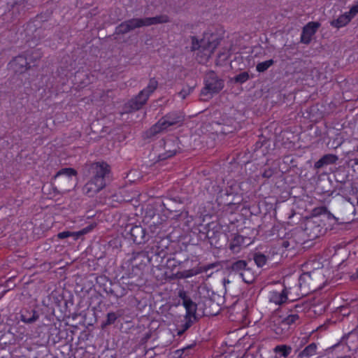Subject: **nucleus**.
<instances>
[{
  "label": "nucleus",
  "mask_w": 358,
  "mask_h": 358,
  "mask_svg": "<svg viewBox=\"0 0 358 358\" xmlns=\"http://www.w3.org/2000/svg\"><path fill=\"white\" fill-rule=\"evenodd\" d=\"M190 39L191 51L197 50L196 60L199 64H205L208 62L222 38L218 33L208 30L203 33L201 40H199L195 36H190Z\"/></svg>",
  "instance_id": "2"
},
{
  "label": "nucleus",
  "mask_w": 358,
  "mask_h": 358,
  "mask_svg": "<svg viewBox=\"0 0 358 358\" xmlns=\"http://www.w3.org/2000/svg\"><path fill=\"white\" fill-rule=\"evenodd\" d=\"M94 226L93 224H90V225L87 226L86 227L82 229L81 230H80L78 231H76V238H77V240H78V238H80L81 236L86 234L89 233L90 231H92L94 229Z\"/></svg>",
  "instance_id": "47"
},
{
  "label": "nucleus",
  "mask_w": 358,
  "mask_h": 358,
  "mask_svg": "<svg viewBox=\"0 0 358 358\" xmlns=\"http://www.w3.org/2000/svg\"><path fill=\"white\" fill-rule=\"evenodd\" d=\"M345 13L350 17L351 20L357 14H358V3L352 6L350 10Z\"/></svg>",
  "instance_id": "49"
},
{
  "label": "nucleus",
  "mask_w": 358,
  "mask_h": 358,
  "mask_svg": "<svg viewBox=\"0 0 358 358\" xmlns=\"http://www.w3.org/2000/svg\"><path fill=\"white\" fill-rule=\"evenodd\" d=\"M253 259L256 265L260 268L266 264L268 258L263 253L257 252L254 253Z\"/></svg>",
  "instance_id": "34"
},
{
  "label": "nucleus",
  "mask_w": 358,
  "mask_h": 358,
  "mask_svg": "<svg viewBox=\"0 0 358 358\" xmlns=\"http://www.w3.org/2000/svg\"><path fill=\"white\" fill-rule=\"evenodd\" d=\"M292 348L289 345H278L274 348L273 351L276 355H278L280 357L286 358L289 355V354L292 352Z\"/></svg>",
  "instance_id": "31"
},
{
  "label": "nucleus",
  "mask_w": 358,
  "mask_h": 358,
  "mask_svg": "<svg viewBox=\"0 0 358 358\" xmlns=\"http://www.w3.org/2000/svg\"><path fill=\"white\" fill-rule=\"evenodd\" d=\"M275 61L272 59L259 62L256 66V70L259 73H263L266 71L270 66L273 65Z\"/></svg>",
  "instance_id": "36"
},
{
  "label": "nucleus",
  "mask_w": 358,
  "mask_h": 358,
  "mask_svg": "<svg viewBox=\"0 0 358 358\" xmlns=\"http://www.w3.org/2000/svg\"><path fill=\"white\" fill-rule=\"evenodd\" d=\"M294 307H295V308H301V306H299V305H295V306H294Z\"/></svg>",
  "instance_id": "59"
},
{
  "label": "nucleus",
  "mask_w": 358,
  "mask_h": 358,
  "mask_svg": "<svg viewBox=\"0 0 358 358\" xmlns=\"http://www.w3.org/2000/svg\"><path fill=\"white\" fill-rule=\"evenodd\" d=\"M250 243L251 241L249 238L235 234L229 243V248L233 253H238L242 247L247 246Z\"/></svg>",
  "instance_id": "16"
},
{
  "label": "nucleus",
  "mask_w": 358,
  "mask_h": 358,
  "mask_svg": "<svg viewBox=\"0 0 358 358\" xmlns=\"http://www.w3.org/2000/svg\"><path fill=\"white\" fill-rule=\"evenodd\" d=\"M145 27L153 24H164L170 22V18L166 15H160L155 17H145Z\"/></svg>",
  "instance_id": "26"
},
{
  "label": "nucleus",
  "mask_w": 358,
  "mask_h": 358,
  "mask_svg": "<svg viewBox=\"0 0 358 358\" xmlns=\"http://www.w3.org/2000/svg\"><path fill=\"white\" fill-rule=\"evenodd\" d=\"M212 224H208V230L206 233L205 238L208 240L211 247L221 248L222 245L220 241V238L222 234L219 229H215V227H211Z\"/></svg>",
  "instance_id": "15"
},
{
  "label": "nucleus",
  "mask_w": 358,
  "mask_h": 358,
  "mask_svg": "<svg viewBox=\"0 0 358 358\" xmlns=\"http://www.w3.org/2000/svg\"><path fill=\"white\" fill-rule=\"evenodd\" d=\"M176 150H166L164 153L159 155V160H164L176 155Z\"/></svg>",
  "instance_id": "48"
},
{
  "label": "nucleus",
  "mask_w": 358,
  "mask_h": 358,
  "mask_svg": "<svg viewBox=\"0 0 358 358\" xmlns=\"http://www.w3.org/2000/svg\"><path fill=\"white\" fill-rule=\"evenodd\" d=\"M248 262L243 259L229 261L226 264V270L229 274L238 275L246 268Z\"/></svg>",
  "instance_id": "18"
},
{
  "label": "nucleus",
  "mask_w": 358,
  "mask_h": 358,
  "mask_svg": "<svg viewBox=\"0 0 358 358\" xmlns=\"http://www.w3.org/2000/svg\"><path fill=\"white\" fill-rule=\"evenodd\" d=\"M342 341L345 342L350 350H354L358 348V334L351 331L342 338Z\"/></svg>",
  "instance_id": "23"
},
{
  "label": "nucleus",
  "mask_w": 358,
  "mask_h": 358,
  "mask_svg": "<svg viewBox=\"0 0 358 358\" xmlns=\"http://www.w3.org/2000/svg\"><path fill=\"white\" fill-rule=\"evenodd\" d=\"M214 267L213 264H208L206 266H200L196 268L186 269L182 271H178L172 274V279H185L192 277L203 272H206L208 270Z\"/></svg>",
  "instance_id": "12"
},
{
  "label": "nucleus",
  "mask_w": 358,
  "mask_h": 358,
  "mask_svg": "<svg viewBox=\"0 0 358 358\" xmlns=\"http://www.w3.org/2000/svg\"><path fill=\"white\" fill-rule=\"evenodd\" d=\"M317 345L315 343H311L305 348L299 352L298 358H310L317 354Z\"/></svg>",
  "instance_id": "25"
},
{
  "label": "nucleus",
  "mask_w": 358,
  "mask_h": 358,
  "mask_svg": "<svg viewBox=\"0 0 358 358\" xmlns=\"http://www.w3.org/2000/svg\"><path fill=\"white\" fill-rule=\"evenodd\" d=\"M355 164L358 165V158L354 159Z\"/></svg>",
  "instance_id": "56"
},
{
  "label": "nucleus",
  "mask_w": 358,
  "mask_h": 358,
  "mask_svg": "<svg viewBox=\"0 0 358 358\" xmlns=\"http://www.w3.org/2000/svg\"><path fill=\"white\" fill-rule=\"evenodd\" d=\"M184 121V116L179 111H171L160 118L143 134V139L152 138L158 134L167 129L169 127L180 125Z\"/></svg>",
  "instance_id": "3"
},
{
  "label": "nucleus",
  "mask_w": 358,
  "mask_h": 358,
  "mask_svg": "<svg viewBox=\"0 0 358 358\" xmlns=\"http://www.w3.org/2000/svg\"><path fill=\"white\" fill-rule=\"evenodd\" d=\"M178 296L180 299L182 300V305H184L185 301H189L191 298L187 295V293L184 290H180L178 292Z\"/></svg>",
  "instance_id": "50"
},
{
  "label": "nucleus",
  "mask_w": 358,
  "mask_h": 358,
  "mask_svg": "<svg viewBox=\"0 0 358 358\" xmlns=\"http://www.w3.org/2000/svg\"><path fill=\"white\" fill-rule=\"evenodd\" d=\"M249 79H250V75H249L248 72L244 71V72H242V73L236 75V76H234L232 78V80L235 83L243 84V83H245L246 81H248Z\"/></svg>",
  "instance_id": "40"
},
{
  "label": "nucleus",
  "mask_w": 358,
  "mask_h": 358,
  "mask_svg": "<svg viewBox=\"0 0 358 358\" xmlns=\"http://www.w3.org/2000/svg\"><path fill=\"white\" fill-rule=\"evenodd\" d=\"M149 96L148 94L145 93V90H141L129 101L130 108L134 110L141 109L147 103Z\"/></svg>",
  "instance_id": "20"
},
{
  "label": "nucleus",
  "mask_w": 358,
  "mask_h": 358,
  "mask_svg": "<svg viewBox=\"0 0 358 358\" xmlns=\"http://www.w3.org/2000/svg\"><path fill=\"white\" fill-rule=\"evenodd\" d=\"M76 232H72L69 231H64L62 232H59L57 234V238L59 239H64L69 237H73V240L76 241L77 238H76Z\"/></svg>",
  "instance_id": "45"
},
{
  "label": "nucleus",
  "mask_w": 358,
  "mask_h": 358,
  "mask_svg": "<svg viewBox=\"0 0 358 358\" xmlns=\"http://www.w3.org/2000/svg\"><path fill=\"white\" fill-rule=\"evenodd\" d=\"M129 233L131 238L136 244H143L149 240L146 230L141 225L132 226L130 229Z\"/></svg>",
  "instance_id": "14"
},
{
  "label": "nucleus",
  "mask_w": 358,
  "mask_h": 358,
  "mask_svg": "<svg viewBox=\"0 0 358 358\" xmlns=\"http://www.w3.org/2000/svg\"><path fill=\"white\" fill-rule=\"evenodd\" d=\"M185 199L180 196H173L166 198L165 201L162 203L164 209L169 213H176L173 217L179 219L182 217H186L188 212L185 211Z\"/></svg>",
  "instance_id": "9"
},
{
  "label": "nucleus",
  "mask_w": 358,
  "mask_h": 358,
  "mask_svg": "<svg viewBox=\"0 0 358 358\" xmlns=\"http://www.w3.org/2000/svg\"><path fill=\"white\" fill-rule=\"evenodd\" d=\"M282 248L287 250L290 246V242L287 240H283L281 243Z\"/></svg>",
  "instance_id": "52"
},
{
  "label": "nucleus",
  "mask_w": 358,
  "mask_h": 358,
  "mask_svg": "<svg viewBox=\"0 0 358 358\" xmlns=\"http://www.w3.org/2000/svg\"><path fill=\"white\" fill-rule=\"evenodd\" d=\"M196 85V84L195 83H192V85H187L179 92V96L182 99H185L189 94H190L193 92Z\"/></svg>",
  "instance_id": "39"
},
{
  "label": "nucleus",
  "mask_w": 358,
  "mask_h": 358,
  "mask_svg": "<svg viewBox=\"0 0 358 358\" xmlns=\"http://www.w3.org/2000/svg\"><path fill=\"white\" fill-rule=\"evenodd\" d=\"M282 320L287 324V326H289V329L292 330V326L299 320V316L296 313L290 314L285 317H282Z\"/></svg>",
  "instance_id": "42"
},
{
  "label": "nucleus",
  "mask_w": 358,
  "mask_h": 358,
  "mask_svg": "<svg viewBox=\"0 0 358 358\" xmlns=\"http://www.w3.org/2000/svg\"><path fill=\"white\" fill-rule=\"evenodd\" d=\"M351 278L353 280H356L358 278V268L357 269L356 273L351 276Z\"/></svg>",
  "instance_id": "54"
},
{
  "label": "nucleus",
  "mask_w": 358,
  "mask_h": 358,
  "mask_svg": "<svg viewBox=\"0 0 358 358\" xmlns=\"http://www.w3.org/2000/svg\"><path fill=\"white\" fill-rule=\"evenodd\" d=\"M39 313L34 308H23L20 312V320L27 324L36 322L39 318Z\"/></svg>",
  "instance_id": "17"
},
{
  "label": "nucleus",
  "mask_w": 358,
  "mask_h": 358,
  "mask_svg": "<svg viewBox=\"0 0 358 358\" xmlns=\"http://www.w3.org/2000/svg\"><path fill=\"white\" fill-rule=\"evenodd\" d=\"M324 220L322 217L310 216L305 220L303 232L308 241L315 240L327 231Z\"/></svg>",
  "instance_id": "5"
},
{
  "label": "nucleus",
  "mask_w": 358,
  "mask_h": 358,
  "mask_svg": "<svg viewBox=\"0 0 358 358\" xmlns=\"http://www.w3.org/2000/svg\"><path fill=\"white\" fill-rule=\"evenodd\" d=\"M278 173V169L275 167L266 168L262 173V176L264 178L269 179L273 175Z\"/></svg>",
  "instance_id": "43"
},
{
  "label": "nucleus",
  "mask_w": 358,
  "mask_h": 358,
  "mask_svg": "<svg viewBox=\"0 0 358 358\" xmlns=\"http://www.w3.org/2000/svg\"><path fill=\"white\" fill-rule=\"evenodd\" d=\"M123 283H124V282H123ZM125 284L127 285V287L130 286V287H134V286H136V284L133 283V282H125Z\"/></svg>",
  "instance_id": "55"
},
{
  "label": "nucleus",
  "mask_w": 358,
  "mask_h": 358,
  "mask_svg": "<svg viewBox=\"0 0 358 358\" xmlns=\"http://www.w3.org/2000/svg\"><path fill=\"white\" fill-rule=\"evenodd\" d=\"M195 322H196V320L184 317L183 320L181 321V324L177 325V335L179 336H182Z\"/></svg>",
  "instance_id": "28"
},
{
  "label": "nucleus",
  "mask_w": 358,
  "mask_h": 358,
  "mask_svg": "<svg viewBox=\"0 0 358 358\" xmlns=\"http://www.w3.org/2000/svg\"><path fill=\"white\" fill-rule=\"evenodd\" d=\"M229 57V55L225 52H220L217 55V58L216 59L215 64L217 66H222V63L226 62Z\"/></svg>",
  "instance_id": "46"
},
{
  "label": "nucleus",
  "mask_w": 358,
  "mask_h": 358,
  "mask_svg": "<svg viewBox=\"0 0 358 358\" xmlns=\"http://www.w3.org/2000/svg\"><path fill=\"white\" fill-rule=\"evenodd\" d=\"M232 195V193H229L227 191L223 193L222 192H220L219 194L217 196V202L219 206H223L228 207V209H231V212H234V210H236L240 205V201L234 202L231 200L229 199H224V197H229Z\"/></svg>",
  "instance_id": "19"
},
{
  "label": "nucleus",
  "mask_w": 358,
  "mask_h": 358,
  "mask_svg": "<svg viewBox=\"0 0 358 358\" xmlns=\"http://www.w3.org/2000/svg\"><path fill=\"white\" fill-rule=\"evenodd\" d=\"M189 262V259H186L184 262L177 260L176 258H169L166 261L167 267L173 270L176 267L179 266L180 268H185V264Z\"/></svg>",
  "instance_id": "32"
},
{
  "label": "nucleus",
  "mask_w": 358,
  "mask_h": 358,
  "mask_svg": "<svg viewBox=\"0 0 358 358\" xmlns=\"http://www.w3.org/2000/svg\"><path fill=\"white\" fill-rule=\"evenodd\" d=\"M338 160V157L334 154H327L323 155L318 161L314 164L315 169H320L328 165L334 164Z\"/></svg>",
  "instance_id": "21"
},
{
  "label": "nucleus",
  "mask_w": 358,
  "mask_h": 358,
  "mask_svg": "<svg viewBox=\"0 0 358 358\" xmlns=\"http://www.w3.org/2000/svg\"><path fill=\"white\" fill-rule=\"evenodd\" d=\"M270 143V140L266 137H259V140L254 145L253 152H256L259 150H261L262 155H266L268 152Z\"/></svg>",
  "instance_id": "24"
},
{
  "label": "nucleus",
  "mask_w": 358,
  "mask_h": 358,
  "mask_svg": "<svg viewBox=\"0 0 358 358\" xmlns=\"http://www.w3.org/2000/svg\"><path fill=\"white\" fill-rule=\"evenodd\" d=\"M289 289L284 287L281 292L273 291L271 294L270 301L276 305L285 303L288 299Z\"/></svg>",
  "instance_id": "22"
},
{
  "label": "nucleus",
  "mask_w": 358,
  "mask_h": 358,
  "mask_svg": "<svg viewBox=\"0 0 358 358\" xmlns=\"http://www.w3.org/2000/svg\"><path fill=\"white\" fill-rule=\"evenodd\" d=\"M350 21V17L345 13L341 15L337 19L331 21L330 24L333 27L340 29L346 26Z\"/></svg>",
  "instance_id": "29"
},
{
  "label": "nucleus",
  "mask_w": 358,
  "mask_h": 358,
  "mask_svg": "<svg viewBox=\"0 0 358 358\" xmlns=\"http://www.w3.org/2000/svg\"><path fill=\"white\" fill-rule=\"evenodd\" d=\"M34 54L36 55L35 57L30 55L28 58L25 54H20L13 57L8 64V69L15 73L22 74L25 73L29 70L31 66H34L36 65L34 63L41 57V54L36 51H34L32 55Z\"/></svg>",
  "instance_id": "4"
},
{
  "label": "nucleus",
  "mask_w": 358,
  "mask_h": 358,
  "mask_svg": "<svg viewBox=\"0 0 358 358\" xmlns=\"http://www.w3.org/2000/svg\"><path fill=\"white\" fill-rule=\"evenodd\" d=\"M98 283L100 286L103 285V291L109 297L113 296L118 299L124 296L128 292L129 287H125L119 282H112L106 277H100ZM131 289L129 288V289Z\"/></svg>",
  "instance_id": "8"
},
{
  "label": "nucleus",
  "mask_w": 358,
  "mask_h": 358,
  "mask_svg": "<svg viewBox=\"0 0 358 358\" xmlns=\"http://www.w3.org/2000/svg\"><path fill=\"white\" fill-rule=\"evenodd\" d=\"M239 276L245 283L251 284L255 280L256 273L248 264Z\"/></svg>",
  "instance_id": "27"
},
{
  "label": "nucleus",
  "mask_w": 358,
  "mask_h": 358,
  "mask_svg": "<svg viewBox=\"0 0 358 358\" xmlns=\"http://www.w3.org/2000/svg\"><path fill=\"white\" fill-rule=\"evenodd\" d=\"M131 31V30L129 28V24L127 23V20H125L120 24L117 27H116L115 32L116 34L123 35Z\"/></svg>",
  "instance_id": "37"
},
{
  "label": "nucleus",
  "mask_w": 358,
  "mask_h": 358,
  "mask_svg": "<svg viewBox=\"0 0 358 358\" xmlns=\"http://www.w3.org/2000/svg\"><path fill=\"white\" fill-rule=\"evenodd\" d=\"M191 347H192L191 345L187 346V348H184V349H183V350H187V349H189V348H191Z\"/></svg>",
  "instance_id": "58"
},
{
  "label": "nucleus",
  "mask_w": 358,
  "mask_h": 358,
  "mask_svg": "<svg viewBox=\"0 0 358 358\" xmlns=\"http://www.w3.org/2000/svg\"><path fill=\"white\" fill-rule=\"evenodd\" d=\"M78 172L73 168H63L60 169L57 173L55 177H58L62 175H65L68 177L76 176Z\"/></svg>",
  "instance_id": "41"
},
{
  "label": "nucleus",
  "mask_w": 358,
  "mask_h": 358,
  "mask_svg": "<svg viewBox=\"0 0 358 358\" xmlns=\"http://www.w3.org/2000/svg\"><path fill=\"white\" fill-rule=\"evenodd\" d=\"M152 253H154L152 256L149 255V252L145 250L134 252L132 260L136 262V266H146L147 264L151 263V261L154 257L163 259L165 256L166 252L162 249L159 250V247H157L156 250H155L154 247H152Z\"/></svg>",
  "instance_id": "10"
},
{
  "label": "nucleus",
  "mask_w": 358,
  "mask_h": 358,
  "mask_svg": "<svg viewBox=\"0 0 358 358\" xmlns=\"http://www.w3.org/2000/svg\"><path fill=\"white\" fill-rule=\"evenodd\" d=\"M321 24L319 22H309L302 29L300 42L308 45L312 40L313 36L315 34Z\"/></svg>",
  "instance_id": "11"
},
{
  "label": "nucleus",
  "mask_w": 358,
  "mask_h": 358,
  "mask_svg": "<svg viewBox=\"0 0 358 358\" xmlns=\"http://www.w3.org/2000/svg\"><path fill=\"white\" fill-rule=\"evenodd\" d=\"M150 336H151V334L150 333H147L144 338H143V341H144L145 342H146L150 338Z\"/></svg>",
  "instance_id": "53"
},
{
  "label": "nucleus",
  "mask_w": 358,
  "mask_h": 358,
  "mask_svg": "<svg viewBox=\"0 0 358 358\" xmlns=\"http://www.w3.org/2000/svg\"><path fill=\"white\" fill-rule=\"evenodd\" d=\"M224 87V80L220 78L214 71H208L204 77V87L201 91V96L210 97L218 94Z\"/></svg>",
  "instance_id": "7"
},
{
  "label": "nucleus",
  "mask_w": 358,
  "mask_h": 358,
  "mask_svg": "<svg viewBox=\"0 0 358 358\" xmlns=\"http://www.w3.org/2000/svg\"><path fill=\"white\" fill-rule=\"evenodd\" d=\"M157 87L158 81L155 79V78H152L150 79L148 86L143 90H145V93L150 96V94H152L156 90Z\"/></svg>",
  "instance_id": "38"
},
{
  "label": "nucleus",
  "mask_w": 358,
  "mask_h": 358,
  "mask_svg": "<svg viewBox=\"0 0 358 358\" xmlns=\"http://www.w3.org/2000/svg\"><path fill=\"white\" fill-rule=\"evenodd\" d=\"M83 176L88 179L83 188V193L94 196L106 186V177L110 172V166L104 162L86 163L82 169Z\"/></svg>",
  "instance_id": "1"
},
{
  "label": "nucleus",
  "mask_w": 358,
  "mask_h": 358,
  "mask_svg": "<svg viewBox=\"0 0 358 358\" xmlns=\"http://www.w3.org/2000/svg\"><path fill=\"white\" fill-rule=\"evenodd\" d=\"M311 280V275L310 273H302L299 278V284L300 287H302V285L306 284V282H309Z\"/></svg>",
  "instance_id": "44"
},
{
  "label": "nucleus",
  "mask_w": 358,
  "mask_h": 358,
  "mask_svg": "<svg viewBox=\"0 0 358 358\" xmlns=\"http://www.w3.org/2000/svg\"><path fill=\"white\" fill-rule=\"evenodd\" d=\"M232 132H233V129L231 127H222V129L220 130V133L224 135H227V134L232 133Z\"/></svg>",
  "instance_id": "51"
},
{
  "label": "nucleus",
  "mask_w": 358,
  "mask_h": 358,
  "mask_svg": "<svg viewBox=\"0 0 358 358\" xmlns=\"http://www.w3.org/2000/svg\"><path fill=\"white\" fill-rule=\"evenodd\" d=\"M131 31L136 28L145 27L144 18H131L127 20Z\"/></svg>",
  "instance_id": "33"
},
{
  "label": "nucleus",
  "mask_w": 358,
  "mask_h": 358,
  "mask_svg": "<svg viewBox=\"0 0 358 358\" xmlns=\"http://www.w3.org/2000/svg\"><path fill=\"white\" fill-rule=\"evenodd\" d=\"M271 329L276 336L280 337L287 336L291 333L289 326H287V324L283 321L281 316H275L273 317Z\"/></svg>",
  "instance_id": "13"
},
{
  "label": "nucleus",
  "mask_w": 358,
  "mask_h": 358,
  "mask_svg": "<svg viewBox=\"0 0 358 358\" xmlns=\"http://www.w3.org/2000/svg\"><path fill=\"white\" fill-rule=\"evenodd\" d=\"M122 316L121 310L117 312H110L106 315V320L103 323V325H111L113 324L118 317Z\"/></svg>",
  "instance_id": "35"
},
{
  "label": "nucleus",
  "mask_w": 358,
  "mask_h": 358,
  "mask_svg": "<svg viewBox=\"0 0 358 358\" xmlns=\"http://www.w3.org/2000/svg\"><path fill=\"white\" fill-rule=\"evenodd\" d=\"M322 215H326L327 218L333 217L336 221L338 220V218L334 217L327 209L326 206H320L315 208L312 211V215L311 216H315L322 217Z\"/></svg>",
  "instance_id": "30"
},
{
  "label": "nucleus",
  "mask_w": 358,
  "mask_h": 358,
  "mask_svg": "<svg viewBox=\"0 0 358 358\" xmlns=\"http://www.w3.org/2000/svg\"><path fill=\"white\" fill-rule=\"evenodd\" d=\"M41 30H42L41 28H38V29H36V33H38V32L39 33V32H41Z\"/></svg>",
  "instance_id": "57"
},
{
  "label": "nucleus",
  "mask_w": 358,
  "mask_h": 358,
  "mask_svg": "<svg viewBox=\"0 0 358 358\" xmlns=\"http://www.w3.org/2000/svg\"><path fill=\"white\" fill-rule=\"evenodd\" d=\"M213 304V302L206 298L202 302L198 303H194L192 300L189 301H185L183 306L185 308L186 314L185 317L198 320L202 316H209L215 315L213 312L208 310L207 308H203V306Z\"/></svg>",
  "instance_id": "6"
},
{
  "label": "nucleus",
  "mask_w": 358,
  "mask_h": 358,
  "mask_svg": "<svg viewBox=\"0 0 358 358\" xmlns=\"http://www.w3.org/2000/svg\"><path fill=\"white\" fill-rule=\"evenodd\" d=\"M357 150H358V147H357Z\"/></svg>",
  "instance_id": "60"
}]
</instances>
